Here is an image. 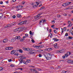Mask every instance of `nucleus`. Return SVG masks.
I'll return each instance as SVG.
<instances>
[{
	"label": "nucleus",
	"mask_w": 73,
	"mask_h": 73,
	"mask_svg": "<svg viewBox=\"0 0 73 73\" xmlns=\"http://www.w3.org/2000/svg\"><path fill=\"white\" fill-rule=\"evenodd\" d=\"M44 57L46 58V60H50L51 58H52V55L50 53H48L47 54V56H46V55L44 54Z\"/></svg>",
	"instance_id": "1"
},
{
	"label": "nucleus",
	"mask_w": 73,
	"mask_h": 73,
	"mask_svg": "<svg viewBox=\"0 0 73 73\" xmlns=\"http://www.w3.org/2000/svg\"><path fill=\"white\" fill-rule=\"evenodd\" d=\"M37 52V51L36 50H33L32 51L29 52V54H35Z\"/></svg>",
	"instance_id": "2"
},
{
	"label": "nucleus",
	"mask_w": 73,
	"mask_h": 73,
	"mask_svg": "<svg viewBox=\"0 0 73 73\" xmlns=\"http://www.w3.org/2000/svg\"><path fill=\"white\" fill-rule=\"evenodd\" d=\"M71 4V2H70L64 3L62 4V6L66 7V6H68V5H69V4Z\"/></svg>",
	"instance_id": "3"
},
{
	"label": "nucleus",
	"mask_w": 73,
	"mask_h": 73,
	"mask_svg": "<svg viewBox=\"0 0 73 73\" xmlns=\"http://www.w3.org/2000/svg\"><path fill=\"white\" fill-rule=\"evenodd\" d=\"M16 8H17L18 9V11H19V10H20V9H22L23 8V6L21 5H19L18 6H17L16 7Z\"/></svg>",
	"instance_id": "4"
},
{
	"label": "nucleus",
	"mask_w": 73,
	"mask_h": 73,
	"mask_svg": "<svg viewBox=\"0 0 73 73\" xmlns=\"http://www.w3.org/2000/svg\"><path fill=\"white\" fill-rule=\"evenodd\" d=\"M26 22V21H23L20 22L18 23V25H23V24H25Z\"/></svg>",
	"instance_id": "5"
},
{
	"label": "nucleus",
	"mask_w": 73,
	"mask_h": 73,
	"mask_svg": "<svg viewBox=\"0 0 73 73\" xmlns=\"http://www.w3.org/2000/svg\"><path fill=\"white\" fill-rule=\"evenodd\" d=\"M15 40H20L21 38V37L20 36H17L15 37Z\"/></svg>",
	"instance_id": "6"
},
{
	"label": "nucleus",
	"mask_w": 73,
	"mask_h": 73,
	"mask_svg": "<svg viewBox=\"0 0 73 73\" xmlns=\"http://www.w3.org/2000/svg\"><path fill=\"white\" fill-rule=\"evenodd\" d=\"M68 63H71V64H73V60H68L67 61Z\"/></svg>",
	"instance_id": "7"
},
{
	"label": "nucleus",
	"mask_w": 73,
	"mask_h": 73,
	"mask_svg": "<svg viewBox=\"0 0 73 73\" xmlns=\"http://www.w3.org/2000/svg\"><path fill=\"white\" fill-rule=\"evenodd\" d=\"M16 25L15 22H13L9 24V25H11V26H12V25Z\"/></svg>",
	"instance_id": "8"
},
{
	"label": "nucleus",
	"mask_w": 73,
	"mask_h": 73,
	"mask_svg": "<svg viewBox=\"0 0 73 73\" xmlns=\"http://www.w3.org/2000/svg\"><path fill=\"white\" fill-rule=\"evenodd\" d=\"M41 14H42V13H40V14H38L37 15L38 17V19H40V18H41L42 17V16H40V15H41Z\"/></svg>",
	"instance_id": "9"
},
{
	"label": "nucleus",
	"mask_w": 73,
	"mask_h": 73,
	"mask_svg": "<svg viewBox=\"0 0 73 73\" xmlns=\"http://www.w3.org/2000/svg\"><path fill=\"white\" fill-rule=\"evenodd\" d=\"M53 40H54V41H59V39H57V38H54L53 39Z\"/></svg>",
	"instance_id": "10"
},
{
	"label": "nucleus",
	"mask_w": 73,
	"mask_h": 73,
	"mask_svg": "<svg viewBox=\"0 0 73 73\" xmlns=\"http://www.w3.org/2000/svg\"><path fill=\"white\" fill-rule=\"evenodd\" d=\"M19 29H20V28H17L15 29L14 30V32H17V31H19L20 30H19Z\"/></svg>",
	"instance_id": "11"
},
{
	"label": "nucleus",
	"mask_w": 73,
	"mask_h": 73,
	"mask_svg": "<svg viewBox=\"0 0 73 73\" xmlns=\"http://www.w3.org/2000/svg\"><path fill=\"white\" fill-rule=\"evenodd\" d=\"M3 42H8V39L7 38L5 39L3 41Z\"/></svg>",
	"instance_id": "12"
},
{
	"label": "nucleus",
	"mask_w": 73,
	"mask_h": 73,
	"mask_svg": "<svg viewBox=\"0 0 73 73\" xmlns=\"http://www.w3.org/2000/svg\"><path fill=\"white\" fill-rule=\"evenodd\" d=\"M15 40H16V39H15V38H13L11 39V41L12 42H13L15 41Z\"/></svg>",
	"instance_id": "13"
},
{
	"label": "nucleus",
	"mask_w": 73,
	"mask_h": 73,
	"mask_svg": "<svg viewBox=\"0 0 73 73\" xmlns=\"http://www.w3.org/2000/svg\"><path fill=\"white\" fill-rule=\"evenodd\" d=\"M42 21H43L44 23H45L46 21V20L44 19L43 20V19H42L40 22V23H41Z\"/></svg>",
	"instance_id": "14"
},
{
	"label": "nucleus",
	"mask_w": 73,
	"mask_h": 73,
	"mask_svg": "<svg viewBox=\"0 0 73 73\" xmlns=\"http://www.w3.org/2000/svg\"><path fill=\"white\" fill-rule=\"evenodd\" d=\"M65 52V51L64 49H62L59 51L60 53H63V52Z\"/></svg>",
	"instance_id": "15"
},
{
	"label": "nucleus",
	"mask_w": 73,
	"mask_h": 73,
	"mask_svg": "<svg viewBox=\"0 0 73 73\" xmlns=\"http://www.w3.org/2000/svg\"><path fill=\"white\" fill-rule=\"evenodd\" d=\"M38 46V48H39V47H40V48H42L44 47V46L39 45V46Z\"/></svg>",
	"instance_id": "16"
},
{
	"label": "nucleus",
	"mask_w": 73,
	"mask_h": 73,
	"mask_svg": "<svg viewBox=\"0 0 73 73\" xmlns=\"http://www.w3.org/2000/svg\"><path fill=\"white\" fill-rule=\"evenodd\" d=\"M11 54H14V53H15V50H12L11 53Z\"/></svg>",
	"instance_id": "17"
},
{
	"label": "nucleus",
	"mask_w": 73,
	"mask_h": 73,
	"mask_svg": "<svg viewBox=\"0 0 73 73\" xmlns=\"http://www.w3.org/2000/svg\"><path fill=\"white\" fill-rule=\"evenodd\" d=\"M17 16L18 17H19V18H21V15L20 14L17 15Z\"/></svg>",
	"instance_id": "18"
},
{
	"label": "nucleus",
	"mask_w": 73,
	"mask_h": 73,
	"mask_svg": "<svg viewBox=\"0 0 73 73\" xmlns=\"http://www.w3.org/2000/svg\"><path fill=\"white\" fill-rule=\"evenodd\" d=\"M43 51V50H37V52L40 53H41Z\"/></svg>",
	"instance_id": "19"
},
{
	"label": "nucleus",
	"mask_w": 73,
	"mask_h": 73,
	"mask_svg": "<svg viewBox=\"0 0 73 73\" xmlns=\"http://www.w3.org/2000/svg\"><path fill=\"white\" fill-rule=\"evenodd\" d=\"M27 63H29V62H31V60H29V59H28L27 60Z\"/></svg>",
	"instance_id": "20"
},
{
	"label": "nucleus",
	"mask_w": 73,
	"mask_h": 73,
	"mask_svg": "<svg viewBox=\"0 0 73 73\" xmlns=\"http://www.w3.org/2000/svg\"><path fill=\"white\" fill-rule=\"evenodd\" d=\"M33 6L34 8H37V6L36 5H33Z\"/></svg>",
	"instance_id": "21"
},
{
	"label": "nucleus",
	"mask_w": 73,
	"mask_h": 73,
	"mask_svg": "<svg viewBox=\"0 0 73 73\" xmlns=\"http://www.w3.org/2000/svg\"><path fill=\"white\" fill-rule=\"evenodd\" d=\"M31 71L32 72H35V70L34 69H31Z\"/></svg>",
	"instance_id": "22"
},
{
	"label": "nucleus",
	"mask_w": 73,
	"mask_h": 73,
	"mask_svg": "<svg viewBox=\"0 0 73 73\" xmlns=\"http://www.w3.org/2000/svg\"><path fill=\"white\" fill-rule=\"evenodd\" d=\"M67 54H68V56H69V55H70L72 54V53L70 52H68Z\"/></svg>",
	"instance_id": "23"
},
{
	"label": "nucleus",
	"mask_w": 73,
	"mask_h": 73,
	"mask_svg": "<svg viewBox=\"0 0 73 73\" xmlns=\"http://www.w3.org/2000/svg\"><path fill=\"white\" fill-rule=\"evenodd\" d=\"M19 52H20V53H23V51L21 49H20L19 50Z\"/></svg>",
	"instance_id": "24"
},
{
	"label": "nucleus",
	"mask_w": 73,
	"mask_h": 73,
	"mask_svg": "<svg viewBox=\"0 0 73 73\" xmlns=\"http://www.w3.org/2000/svg\"><path fill=\"white\" fill-rule=\"evenodd\" d=\"M21 58H20V60H23V59H24V57L22 56L21 57Z\"/></svg>",
	"instance_id": "25"
},
{
	"label": "nucleus",
	"mask_w": 73,
	"mask_h": 73,
	"mask_svg": "<svg viewBox=\"0 0 73 73\" xmlns=\"http://www.w3.org/2000/svg\"><path fill=\"white\" fill-rule=\"evenodd\" d=\"M23 63L24 64H26V65H27V64H28V63H27V61L26 62L25 61H24Z\"/></svg>",
	"instance_id": "26"
},
{
	"label": "nucleus",
	"mask_w": 73,
	"mask_h": 73,
	"mask_svg": "<svg viewBox=\"0 0 73 73\" xmlns=\"http://www.w3.org/2000/svg\"><path fill=\"white\" fill-rule=\"evenodd\" d=\"M23 49L24 50H25L26 51H27V48H25V47H23Z\"/></svg>",
	"instance_id": "27"
},
{
	"label": "nucleus",
	"mask_w": 73,
	"mask_h": 73,
	"mask_svg": "<svg viewBox=\"0 0 73 73\" xmlns=\"http://www.w3.org/2000/svg\"><path fill=\"white\" fill-rule=\"evenodd\" d=\"M24 40H25V39L24 38H22V39L20 40V41H23Z\"/></svg>",
	"instance_id": "28"
},
{
	"label": "nucleus",
	"mask_w": 73,
	"mask_h": 73,
	"mask_svg": "<svg viewBox=\"0 0 73 73\" xmlns=\"http://www.w3.org/2000/svg\"><path fill=\"white\" fill-rule=\"evenodd\" d=\"M68 38H69V39H72V38H73V37L72 36H68Z\"/></svg>",
	"instance_id": "29"
},
{
	"label": "nucleus",
	"mask_w": 73,
	"mask_h": 73,
	"mask_svg": "<svg viewBox=\"0 0 73 73\" xmlns=\"http://www.w3.org/2000/svg\"><path fill=\"white\" fill-rule=\"evenodd\" d=\"M13 48L12 47H9V50H11Z\"/></svg>",
	"instance_id": "30"
},
{
	"label": "nucleus",
	"mask_w": 73,
	"mask_h": 73,
	"mask_svg": "<svg viewBox=\"0 0 73 73\" xmlns=\"http://www.w3.org/2000/svg\"><path fill=\"white\" fill-rule=\"evenodd\" d=\"M9 26H8V25L4 27L5 28H8Z\"/></svg>",
	"instance_id": "31"
},
{
	"label": "nucleus",
	"mask_w": 73,
	"mask_h": 73,
	"mask_svg": "<svg viewBox=\"0 0 73 73\" xmlns=\"http://www.w3.org/2000/svg\"><path fill=\"white\" fill-rule=\"evenodd\" d=\"M35 69H37V70H38V71H40V70H41V69H39V68H35Z\"/></svg>",
	"instance_id": "32"
},
{
	"label": "nucleus",
	"mask_w": 73,
	"mask_h": 73,
	"mask_svg": "<svg viewBox=\"0 0 73 73\" xmlns=\"http://www.w3.org/2000/svg\"><path fill=\"white\" fill-rule=\"evenodd\" d=\"M4 68H2V67H0V71H2Z\"/></svg>",
	"instance_id": "33"
},
{
	"label": "nucleus",
	"mask_w": 73,
	"mask_h": 73,
	"mask_svg": "<svg viewBox=\"0 0 73 73\" xmlns=\"http://www.w3.org/2000/svg\"><path fill=\"white\" fill-rule=\"evenodd\" d=\"M65 56H66V57H67L68 56V52L66 54H65Z\"/></svg>",
	"instance_id": "34"
},
{
	"label": "nucleus",
	"mask_w": 73,
	"mask_h": 73,
	"mask_svg": "<svg viewBox=\"0 0 73 73\" xmlns=\"http://www.w3.org/2000/svg\"><path fill=\"white\" fill-rule=\"evenodd\" d=\"M3 15L1 13H0V17H3Z\"/></svg>",
	"instance_id": "35"
},
{
	"label": "nucleus",
	"mask_w": 73,
	"mask_h": 73,
	"mask_svg": "<svg viewBox=\"0 0 73 73\" xmlns=\"http://www.w3.org/2000/svg\"><path fill=\"white\" fill-rule=\"evenodd\" d=\"M40 3L37 2H36V5H39V4Z\"/></svg>",
	"instance_id": "36"
},
{
	"label": "nucleus",
	"mask_w": 73,
	"mask_h": 73,
	"mask_svg": "<svg viewBox=\"0 0 73 73\" xmlns=\"http://www.w3.org/2000/svg\"><path fill=\"white\" fill-rule=\"evenodd\" d=\"M35 19H38V17H37V15H36V16L35 17Z\"/></svg>",
	"instance_id": "37"
},
{
	"label": "nucleus",
	"mask_w": 73,
	"mask_h": 73,
	"mask_svg": "<svg viewBox=\"0 0 73 73\" xmlns=\"http://www.w3.org/2000/svg\"><path fill=\"white\" fill-rule=\"evenodd\" d=\"M56 45H57V43H55V44L53 45V46L54 47H55V46H56Z\"/></svg>",
	"instance_id": "38"
},
{
	"label": "nucleus",
	"mask_w": 73,
	"mask_h": 73,
	"mask_svg": "<svg viewBox=\"0 0 73 73\" xmlns=\"http://www.w3.org/2000/svg\"><path fill=\"white\" fill-rule=\"evenodd\" d=\"M27 51H30V48H27Z\"/></svg>",
	"instance_id": "39"
},
{
	"label": "nucleus",
	"mask_w": 73,
	"mask_h": 73,
	"mask_svg": "<svg viewBox=\"0 0 73 73\" xmlns=\"http://www.w3.org/2000/svg\"><path fill=\"white\" fill-rule=\"evenodd\" d=\"M20 63H22L23 62V60L20 59Z\"/></svg>",
	"instance_id": "40"
},
{
	"label": "nucleus",
	"mask_w": 73,
	"mask_h": 73,
	"mask_svg": "<svg viewBox=\"0 0 73 73\" xmlns=\"http://www.w3.org/2000/svg\"><path fill=\"white\" fill-rule=\"evenodd\" d=\"M54 32L55 33H57V31H56V30H54Z\"/></svg>",
	"instance_id": "41"
},
{
	"label": "nucleus",
	"mask_w": 73,
	"mask_h": 73,
	"mask_svg": "<svg viewBox=\"0 0 73 73\" xmlns=\"http://www.w3.org/2000/svg\"><path fill=\"white\" fill-rule=\"evenodd\" d=\"M50 38H52V34L50 33Z\"/></svg>",
	"instance_id": "42"
},
{
	"label": "nucleus",
	"mask_w": 73,
	"mask_h": 73,
	"mask_svg": "<svg viewBox=\"0 0 73 73\" xmlns=\"http://www.w3.org/2000/svg\"><path fill=\"white\" fill-rule=\"evenodd\" d=\"M44 8H45V7H41V8L39 10H41V9H44Z\"/></svg>",
	"instance_id": "43"
},
{
	"label": "nucleus",
	"mask_w": 73,
	"mask_h": 73,
	"mask_svg": "<svg viewBox=\"0 0 73 73\" xmlns=\"http://www.w3.org/2000/svg\"><path fill=\"white\" fill-rule=\"evenodd\" d=\"M18 54H18V53L16 52L14 54V55H16L17 56Z\"/></svg>",
	"instance_id": "44"
},
{
	"label": "nucleus",
	"mask_w": 73,
	"mask_h": 73,
	"mask_svg": "<svg viewBox=\"0 0 73 73\" xmlns=\"http://www.w3.org/2000/svg\"><path fill=\"white\" fill-rule=\"evenodd\" d=\"M8 61H9V62H11L12 61V59H9L8 60Z\"/></svg>",
	"instance_id": "45"
},
{
	"label": "nucleus",
	"mask_w": 73,
	"mask_h": 73,
	"mask_svg": "<svg viewBox=\"0 0 73 73\" xmlns=\"http://www.w3.org/2000/svg\"><path fill=\"white\" fill-rule=\"evenodd\" d=\"M58 48V46H57V45L56 46H55L54 47V48Z\"/></svg>",
	"instance_id": "46"
},
{
	"label": "nucleus",
	"mask_w": 73,
	"mask_h": 73,
	"mask_svg": "<svg viewBox=\"0 0 73 73\" xmlns=\"http://www.w3.org/2000/svg\"><path fill=\"white\" fill-rule=\"evenodd\" d=\"M33 47H34V48H35V47L37 48V47H38L37 46H36V45H33Z\"/></svg>",
	"instance_id": "47"
},
{
	"label": "nucleus",
	"mask_w": 73,
	"mask_h": 73,
	"mask_svg": "<svg viewBox=\"0 0 73 73\" xmlns=\"http://www.w3.org/2000/svg\"><path fill=\"white\" fill-rule=\"evenodd\" d=\"M68 36V33H66L65 35V36Z\"/></svg>",
	"instance_id": "48"
},
{
	"label": "nucleus",
	"mask_w": 73,
	"mask_h": 73,
	"mask_svg": "<svg viewBox=\"0 0 73 73\" xmlns=\"http://www.w3.org/2000/svg\"><path fill=\"white\" fill-rule=\"evenodd\" d=\"M12 17H13V19H15V18H16V16H15V15H13V16Z\"/></svg>",
	"instance_id": "49"
},
{
	"label": "nucleus",
	"mask_w": 73,
	"mask_h": 73,
	"mask_svg": "<svg viewBox=\"0 0 73 73\" xmlns=\"http://www.w3.org/2000/svg\"><path fill=\"white\" fill-rule=\"evenodd\" d=\"M34 72H35V73H38V72L37 71V70H35Z\"/></svg>",
	"instance_id": "50"
},
{
	"label": "nucleus",
	"mask_w": 73,
	"mask_h": 73,
	"mask_svg": "<svg viewBox=\"0 0 73 73\" xmlns=\"http://www.w3.org/2000/svg\"><path fill=\"white\" fill-rule=\"evenodd\" d=\"M38 56L39 57H41V54H39L38 55Z\"/></svg>",
	"instance_id": "51"
},
{
	"label": "nucleus",
	"mask_w": 73,
	"mask_h": 73,
	"mask_svg": "<svg viewBox=\"0 0 73 73\" xmlns=\"http://www.w3.org/2000/svg\"><path fill=\"white\" fill-rule=\"evenodd\" d=\"M32 33V31H30L29 32L30 35H31Z\"/></svg>",
	"instance_id": "52"
},
{
	"label": "nucleus",
	"mask_w": 73,
	"mask_h": 73,
	"mask_svg": "<svg viewBox=\"0 0 73 73\" xmlns=\"http://www.w3.org/2000/svg\"><path fill=\"white\" fill-rule=\"evenodd\" d=\"M25 2H24V1H23L22 2V4L23 5L25 4Z\"/></svg>",
	"instance_id": "53"
},
{
	"label": "nucleus",
	"mask_w": 73,
	"mask_h": 73,
	"mask_svg": "<svg viewBox=\"0 0 73 73\" xmlns=\"http://www.w3.org/2000/svg\"><path fill=\"white\" fill-rule=\"evenodd\" d=\"M6 50H9V47H7L5 48Z\"/></svg>",
	"instance_id": "54"
},
{
	"label": "nucleus",
	"mask_w": 73,
	"mask_h": 73,
	"mask_svg": "<svg viewBox=\"0 0 73 73\" xmlns=\"http://www.w3.org/2000/svg\"><path fill=\"white\" fill-rule=\"evenodd\" d=\"M54 22H55V21H53L52 22V24H54Z\"/></svg>",
	"instance_id": "55"
},
{
	"label": "nucleus",
	"mask_w": 73,
	"mask_h": 73,
	"mask_svg": "<svg viewBox=\"0 0 73 73\" xmlns=\"http://www.w3.org/2000/svg\"><path fill=\"white\" fill-rule=\"evenodd\" d=\"M31 41H32V42L33 43L35 42V41L33 39H32Z\"/></svg>",
	"instance_id": "56"
},
{
	"label": "nucleus",
	"mask_w": 73,
	"mask_h": 73,
	"mask_svg": "<svg viewBox=\"0 0 73 73\" xmlns=\"http://www.w3.org/2000/svg\"><path fill=\"white\" fill-rule=\"evenodd\" d=\"M25 35L26 37L28 36V34H25Z\"/></svg>",
	"instance_id": "57"
},
{
	"label": "nucleus",
	"mask_w": 73,
	"mask_h": 73,
	"mask_svg": "<svg viewBox=\"0 0 73 73\" xmlns=\"http://www.w3.org/2000/svg\"><path fill=\"white\" fill-rule=\"evenodd\" d=\"M48 50H52V48H48Z\"/></svg>",
	"instance_id": "58"
},
{
	"label": "nucleus",
	"mask_w": 73,
	"mask_h": 73,
	"mask_svg": "<svg viewBox=\"0 0 73 73\" xmlns=\"http://www.w3.org/2000/svg\"><path fill=\"white\" fill-rule=\"evenodd\" d=\"M52 28H54V25H52L51 26Z\"/></svg>",
	"instance_id": "59"
},
{
	"label": "nucleus",
	"mask_w": 73,
	"mask_h": 73,
	"mask_svg": "<svg viewBox=\"0 0 73 73\" xmlns=\"http://www.w3.org/2000/svg\"><path fill=\"white\" fill-rule=\"evenodd\" d=\"M64 31H66V28L65 27H64Z\"/></svg>",
	"instance_id": "60"
},
{
	"label": "nucleus",
	"mask_w": 73,
	"mask_h": 73,
	"mask_svg": "<svg viewBox=\"0 0 73 73\" xmlns=\"http://www.w3.org/2000/svg\"><path fill=\"white\" fill-rule=\"evenodd\" d=\"M62 58H64V59L65 58V56H63Z\"/></svg>",
	"instance_id": "61"
},
{
	"label": "nucleus",
	"mask_w": 73,
	"mask_h": 73,
	"mask_svg": "<svg viewBox=\"0 0 73 73\" xmlns=\"http://www.w3.org/2000/svg\"><path fill=\"white\" fill-rule=\"evenodd\" d=\"M68 23V24H71V22H70V21H69Z\"/></svg>",
	"instance_id": "62"
},
{
	"label": "nucleus",
	"mask_w": 73,
	"mask_h": 73,
	"mask_svg": "<svg viewBox=\"0 0 73 73\" xmlns=\"http://www.w3.org/2000/svg\"><path fill=\"white\" fill-rule=\"evenodd\" d=\"M18 69H20L21 70H23V69L22 68H18Z\"/></svg>",
	"instance_id": "63"
},
{
	"label": "nucleus",
	"mask_w": 73,
	"mask_h": 73,
	"mask_svg": "<svg viewBox=\"0 0 73 73\" xmlns=\"http://www.w3.org/2000/svg\"><path fill=\"white\" fill-rule=\"evenodd\" d=\"M62 73H65V70H63L62 72Z\"/></svg>",
	"instance_id": "64"
}]
</instances>
